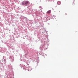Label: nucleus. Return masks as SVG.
<instances>
[{
    "mask_svg": "<svg viewBox=\"0 0 78 78\" xmlns=\"http://www.w3.org/2000/svg\"><path fill=\"white\" fill-rule=\"evenodd\" d=\"M57 4H58V5H61V2L60 1H58V2H57Z\"/></svg>",
    "mask_w": 78,
    "mask_h": 78,
    "instance_id": "nucleus-2",
    "label": "nucleus"
},
{
    "mask_svg": "<svg viewBox=\"0 0 78 78\" xmlns=\"http://www.w3.org/2000/svg\"><path fill=\"white\" fill-rule=\"evenodd\" d=\"M47 13H50V11H48L47 12Z\"/></svg>",
    "mask_w": 78,
    "mask_h": 78,
    "instance_id": "nucleus-3",
    "label": "nucleus"
},
{
    "mask_svg": "<svg viewBox=\"0 0 78 78\" xmlns=\"http://www.w3.org/2000/svg\"><path fill=\"white\" fill-rule=\"evenodd\" d=\"M22 5L28 6L30 5V2L28 1H24L22 2Z\"/></svg>",
    "mask_w": 78,
    "mask_h": 78,
    "instance_id": "nucleus-1",
    "label": "nucleus"
},
{
    "mask_svg": "<svg viewBox=\"0 0 78 78\" xmlns=\"http://www.w3.org/2000/svg\"><path fill=\"white\" fill-rule=\"evenodd\" d=\"M66 14H67V13H66Z\"/></svg>",
    "mask_w": 78,
    "mask_h": 78,
    "instance_id": "nucleus-4",
    "label": "nucleus"
}]
</instances>
